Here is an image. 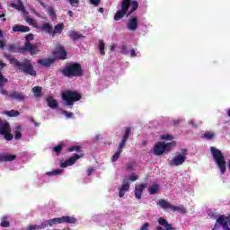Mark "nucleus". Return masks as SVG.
<instances>
[{
	"label": "nucleus",
	"instance_id": "f257e3e1",
	"mask_svg": "<svg viewBox=\"0 0 230 230\" xmlns=\"http://www.w3.org/2000/svg\"><path fill=\"white\" fill-rule=\"evenodd\" d=\"M131 0H122L121 2V9L117 11V13L114 15V21H120V19H123L125 15L128 17L129 15H132L136 10H137L139 4L137 1H132Z\"/></svg>",
	"mask_w": 230,
	"mask_h": 230
},
{
	"label": "nucleus",
	"instance_id": "f03ea898",
	"mask_svg": "<svg viewBox=\"0 0 230 230\" xmlns=\"http://www.w3.org/2000/svg\"><path fill=\"white\" fill-rule=\"evenodd\" d=\"M9 62L14 66L20 73H23V75H30L31 76H37V71L33 68V65L30 59L24 58L22 62H20L17 58L9 57Z\"/></svg>",
	"mask_w": 230,
	"mask_h": 230
},
{
	"label": "nucleus",
	"instance_id": "7ed1b4c3",
	"mask_svg": "<svg viewBox=\"0 0 230 230\" xmlns=\"http://www.w3.org/2000/svg\"><path fill=\"white\" fill-rule=\"evenodd\" d=\"M6 49L9 53H20L21 55L31 53L32 56L40 51L37 47V43L31 44V42H25L23 47H17L15 43L9 44L6 46Z\"/></svg>",
	"mask_w": 230,
	"mask_h": 230
},
{
	"label": "nucleus",
	"instance_id": "20e7f679",
	"mask_svg": "<svg viewBox=\"0 0 230 230\" xmlns=\"http://www.w3.org/2000/svg\"><path fill=\"white\" fill-rule=\"evenodd\" d=\"M59 71L66 78H78V76H84L82 65L76 62L67 63L66 66Z\"/></svg>",
	"mask_w": 230,
	"mask_h": 230
},
{
	"label": "nucleus",
	"instance_id": "39448f33",
	"mask_svg": "<svg viewBox=\"0 0 230 230\" xmlns=\"http://www.w3.org/2000/svg\"><path fill=\"white\" fill-rule=\"evenodd\" d=\"M68 152H79V154H75V155L71 156L64 163L60 164L61 168H67V166H73L78 159H82L84 157V153H82V146H70L67 150Z\"/></svg>",
	"mask_w": 230,
	"mask_h": 230
},
{
	"label": "nucleus",
	"instance_id": "423d86ee",
	"mask_svg": "<svg viewBox=\"0 0 230 230\" xmlns=\"http://www.w3.org/2000/svg\"><path fill=\"white\" fill-rule=\"evenodd\" d=\"M210 152L214 157V161H216V164H217L221 173H226V158L224 157V155L222 154V151L219 149H217V147L211 146Z\"/></svg>",
	"mask_w": 230,
	"mask_h": 230
},
{
	"label": "nucleus",
	"instance_id": "0eeeda50",
	"mask_svg": "<svg viewBox=\"0 0 230 230\" xmlns=\"http://www.w3.org/2000/svg\"><path fill=\"white\" fill-rule=\"evenodd\" d=\"M62 98L67 107L72 108L75 105V102H80L82 100V93L71 90H67L62 93Z\"/></svg>",
	"mask_w": 230,
	"mask_h": 230
},
{
	"label": "nucleus",
	"instance_id": "6e6552de",
	"mask_svg": "<svg viewBox=\"0 0 230 230\" xmlns=\"http://www.w3.org/2000/svg\"><path fill=\"white\" fill-rule=\"evenodd\" d=\"M0 136H4L5 141H12L13 139V134H12V127L6 120H1L0 119Z\"/></svg>",
	"mask_w": 230,
	"mask_h": 230
},
{
	"label": "nucleus",
	"instance_id": "1a4fd4ad",
	"mask_svg": "<svg viewBox=\"0 0 230 230\" xmlns=\"http://www.w3.org/2000/svg\"><path fill=\"white\" fill-rule=\"evenodd\" d=\"M173 146H175V141L171 143L158 142L155 146L154 154L155 155H163L164 152H170Z\"/></svg>",
	"mask_w": 230,
	"mask_h": 230
},
{
	"label": "nucleus",
	"instance_id": "9d476101",
	"mask_svg": "<svg viewBox=\"0 0 230 230\" xmlns=\"http://www.w3.org/2000/svg\"><path fill=\"white\" fill-rule=\"evenodd\" d=\"M57 224H76V218L69 216H63L61 217H55L49 219V226L51 227Z\"/></svg>",
	"mask_w": 230,
	"mask_h": 230
},
{
	"label": "nucleus",
	"instance_id": "9b49d317",
	"mask_svg": "<svg viewBox=\"0 0 230 230\" xmlns=\"http://www.w3.org/2000/svg\"><path fill=\"white\" fill-rule=\"evenodd\" d=\"M187 155H188V150L182 149L181 154L176 155L174 158L169 162V166H181V164L185 163L187 159L186 157Z\"/></svg>",
	"mask_w": 230,
	"mask_h": 230
},
{
	"label": "nucleus",
	"instance_id": "f8f14e48",
	"mask_svg": "<svg viewBox=\"0 0 230 230\" xmlns=\"http://www.w3.org/2000/svg\"><path fill=\"white\" fill-rule=\"evenodd\" d=\"M55 58L58 60H66L67 58V51L63 45L58 44L56 46L55 51L53 52Z\"/></svg>",
	"mask_w": 230,
	"mask_h": 230
},
{
	"label": "nucleus",
	"instance_id": "ddd939ff",
	"mask_svg": "<svg viewBox=\"0 0 230 230\" xmlns=\"http://www.w3.org/2000/svg\"><path fill=\"white\" fill-rule=\"evenodd\" d=\"M10 100H15L16 102H26L28 96L22 93V92L11 91L8 94Z\"/></svg>",
	"mask_w": 230,
	"mask_h": 230
},
{
	"label": "nucleus",
	"instance_id": "4468645a",
	"mask_svg": "<svg viewBox=\"0 0 230 230\" xmlns=\"http://www.w3.org/2000/svg\"><path fill=\"white\" fill-rule=\"evenodd\" d=\"M146 183H141L135 186V198L137 200H141V197H143V191L146 190Z\"/></svg>",
	"mask_w": 230,
	"mask_h": 230
},
{
	"label": "nucleus",
	"instance_id": "2eb2a0df",
	"mask_svg": "<svg viewBox=\"0 0 230 230\" xmlns=\"http://www.w3.org/2000/svg\"><path fill=\"white\" fill-rule=\"evenodd\" d=\"M130 190V183L128 182V180H123L122 185L119 189V197L122 199V197H125V193Z\"/></svg>",
	"mask_w": 230,
	"mask_h": 230
},
{
	"label": "nucleus",
	"instance_id": "dca6fc26",
	"mask_svg": "<svg viewBox=\"0 0 230 230\" xmlns=\"http://www.w3.org/2000/svg\"><path fill=\"white\" fill-rule=\"evenodd\" d=\"M130 132H132V128L130 127H128L125 128L124 135L119 143L120 148H125V146L127 145V141H128V137H130Z\"/></svg>",
	"mask_w": 230,
	"mask_h": 230
},
{
	"label": "nucleus",
	"instance_id": "f3484780",
	"mask_svg": "<svg viewBox=\"0 0 230 230\" xmlns=\"http://www.w3.org/2000/svg\"><path fill=\"white\" fill-rule=\"evenodd\" d=\"M158 224L159 226H163V227H165V229L162 228L161 226H157L156 230H173V227H172V224L168 223V221L164 217L158 218Z\"/></svg>",
	"mask_w": 230,
	"mask_h": 230
},
{
	"label": "nucleus",
	"instance_id": "a211bd4d",
	"mask_svg": "<svg viewBox=\"0 0 230 230\" xmlns=\"http://www.w3.org/2000/svg\"><path fill=\"white\" fill-rule=\"evenodd\" d=\"M6 66V64L1 62L0 60V89H3L4 87L5 84H8V79L5 78L4 75H3V69Z\"/></svg>",
	"mask_w": 230,
	"mask_h": 230
},
{
	"label": "nucleus",
	"instance_id": "6ab92c4d",
	"mask_svg": "<svg viewBox=\"0 0 230 230\" xmlns=\"http://www.w3.org/2000/svg\"><path fill=\"white\" fill-rule=\"evenodd\" d=\"M127 27L130 30V31H136V30H137V17L131 18L128 21Z\"/></svg>",
	"mask_w": 230,
	"mask_h": 230
},
{
	"label": "nucleus",
	"instance_id": "aec40b11",
	"mask_svg": "<svg viewBox=\"0 0 230 230\" xmlns=\"http://www.w3.org/2000/svg\"><path fill=\"white\" fill-rule=\"evenodd\" d=\"M38 64L43 67H50L51 64H55V59L53 58H42L38 60Z\"/></svg>",
	"mask_w": 230,
	"mask_h": 230
},
{
	"label": "nucleus",
	"instance_id": "412c9836",
	"mask_svg": "<svg viewBox=\"0 0 230 230\" xmlns=\"http://www.w3.org/2000/svg\"><path fill=\"white\" fill-rule=\"evenodd\" d=\"M41 31H45V33H49V35H51L53 37V27L49 22H45L41 25L40 28Z\"/></svg>",
	"mask_w": 230,
	"mask_h": 230
},
{
	"label": "nucleus",
	"instance_id": "4be33fe9",
	"mask_svg": "<svg viewBox=\"0 0 230 230\" xmlns=\"http://www.w3.org/2000/svg\"><path fill=\"white\" fill-rule=\"evenodd\" d=\"M46 102L49 109H57L58 107V102H57V100H55L53 96H49Z\"/></svg>",
	"mask_w": 230,
	"mask_h": 230
},
{
	"label": "nucleus",
	"instance_id": "5701e85b",
	"mask_svg": "<svg viewBox=\"0 0 230 230\" xmlns=\"http://www.w3.org/2000/svg\"><path fill=\"white\" fill-rule=\"evenodd\" d=\"M62 31H64V23H58L55 25L54 29H52V37H55V35H60L62 34Z\"/></svg>",
	"mask_w": 230,
	"mask_h": 230
},
{
	"label": "nucleus",
	"instance_id": "b1692460",
	"mask_svg": "<svg viewBox=\"0 0 230 230\" xmlns=\"http://www.w3.org/2000/svg\"><path fill=\"white\" fill-rule=\"evenodd\" d=\"M171 210L172 213H181V215H186V208H184V205L175 206L172 205Z\"/></svg>",
	"mask_w": 230,
	"mask_h": 230
},
{
	"label": "nucleus",
	"instance_id": "393cba45",
	"mask_svg": "<svg viewBox=\"0 0 230 230\" xmlns=\"http://www.w3.org/2000/svg\"><path fill=\"white\" fill-rule=\"evenodd\" d=\"M17 156L15 155H0V163H8L10 161H15Z\"/></svg>",
	"mask_w": 230,
	"mask_h": 230
},
{
	"label": "nucleus",
	"instance_id": "a878e982",
	"mask_svg": "<svg viewBox=\"0 0 230 230\" xmlns=\"http://www.w3.org/2000/svg\"><path fill=\"white\" fill-rule=\"evenodd\" d=\"M13 31H21L22 33H28V31H30V27L16 24L13 27Z\"/></svg>",
	"mask_w": 230,
	"mask_h": 230
},
{
	"label": "nucleus",
	"instance_id": "bb28decb",
	"mask_svg": "<svg viewBox=\"0 0 230 230\" xmlns=\"http://www.w3.org/2000/svg\"><path fill=\"white\" fill-rule=\"evenodd\" d=\"M157 206H160L162 209H172V205L165 199H159L157 202Z\"/></svg>",
	"mask_w": 230,
	"mask_h": 230
},
{
	"label": "nucleus",
	"instance_id": "cd10ccee",
	"mask_svg": "<svg viewBox=\"0 0 230 230\" xmlns=\"http://www.w3.org/2000/svg\"><path fill=\"white\" fill-rule=\"evenodd\" d=\"M68 37H70L72 40L75 41V40H79V39H83L84 35L77 31H70L68 33Z\"/></svg>",
	"mask_w": 230,
	"mask_h": 230
},
{
	"label": "nucleus",
	"instance_id": "c85d7f7f",
	"mask_svg": "<svg viewBox=\"0 0 230 230\" xmlns=\"http://www.w3.org/2000/svg\"><path fill=\"white\" fill-rule=\"evenodd\" d=\"M124 148H125V147H121V146L119 145V149H118V151L113 155V156H112V158H111L112 163H116V161H117L118 159H119V155H121V152H123V149H124Z\"/></svg>",
	"mask_w": 230,
	"mask_h": 230
},
{
	"label": "nucleus",
	"instance_id": "c756f323",
	"mask_svg": "<svg viewBox=\"0 0 230 230\" xmlns=\"http://www.w3.org/2000/svg\"><path fill=\"white\" fill-rule=\"evenodd\" d=\"M32 93H34L35 98H40V96H42V87L34 86L32 88Z\"/></svg>",
	"mask_w": 230,
	"mask_h": 230
},
{
	"label": "nucleus",
	"instance_id": "7c9ffc66",
	"mask_svg": "<svg viewBox=\"0 0 230 230\" xmlns=\"http://www.w3.org/2000/svg\"><path fill=\"white\" fill-rule=\"evenodd\" d=\"M157 191H159V184L157 183H155L148 188V192L150 193V195H155Z\"/></svg>",
	"mask_w": 230,
	"mask_h": 230
},
{
	"label": "nucleus",
	"instance_id": "2f4dec72",
	"mask_svg": "<svg viewBox=\"0 0 230 230\" xmlns=\"http://www.w3.org/2000/svg\"><path fill=\"white\" fill-rule=\"evenodd\" d=\"M0 226H1V227H10V221L8 220V217L4 216L1 218Z\"/></svg>",
	"mask_w": 230,
	"mask_h": 230
},
{
	"label": "nucleus",
	"instance_id": "473e14b6",
	"mask_svg": "<svg viewBox=\"0 0 230 230\" xmlns=\"http://www.w3.org/2000/svg\"><path fill=\"white\" fill-rule=\"evenodd\" d=\"M11 6H13V8H15V10H24V5L22 4V2H21V0H17L16 4H11Z\"/></svg>",
	"mask_w": 230,
	"mask_h": 230
},
{
	"label": "nucleus",
	"instance_id": "72a5a7b5",
	"mask_svg": "<svg viewBox=\"0 0 230 230\" xmlns=\"http://www.w3.org/2000/svg\"><path fill=\"white\" fill-rule=\"evenodd\" d=\"M204 139H215V133L211 132V131H206L205 134L202 135V137Z\"/></svg>",
	"mask_w": 230,
	"mask_h": 230
},
{
	"label": "nucleus",
	"instance_id": "f704fd0d",
	"mask_svg": "<svg viewBox=\"0 0 230 230\" xmlns=\"http://www.w3.org/2000/svg\"><path fill=\"white\" fill-rule=\"evenodd\" d=\"M22 128L21 126H17L14 131V139L19 140L22 137V133H21Z\"/></svg>",
	"mask_w": 230,
	"mask_h": 230
},
{
	"label": "nucleus",
	"instance_id": "c9c22d12",
	"mask_svg": "<svg viewBox=\"0 0 230 230\" xmlns=\"http://www.w3.org/2000/svg\"><path fill=\"white\" fill-rule=\"evenodd\" d=\"M4 39V34H3V31L0 30V49H3L6 47V40Z\"/></svg>",
	"mask_w": 230,
	"mask_h": 230
},
{
	"label": "nucleus",
	"instance_id": "e433bc0d",
	"mask_svg": "<svg viewBox=\"0 0 230 230\" xmlns=\"http://www.w3.org/2000/svg\"><path fill=\"white\" fill-rule=\"evenodd\" d=\"M47 12L49 17H51L52 19H57V13L55 12V9L53 8V6H49Z\"/></svg>",
	"mask_w": 230,
	"mask_h": 230
},
{
	"label": "nucleus",
	"instance_id": "4c0bfd02",
	"mask_svg": "<svg viewBox=\"0 0 230 230\" xmlns=\"http://www.w3.org/2000/svg\"><path fill=\"white\" fill-rule=\"evenodd\" d=\"M62 148H64V145L59 144L53 148V152H55L57 155H60V153L62 152Z\"/></svg>",
	"mask_w": 230,
	"mask_h": 230
},
{
	"label": "nucleus",
	"instance_id": "58836bf2",
	"mask_svg": "<svg viewBox=\"0 0 230 230\" xmlns=\"http://www.w3.org/2000/svg\"><path fill=\"white\" fill-rule=\"evenodd\" d=\"M99 51L101 55H105V42L103 40L99 42Z\"/></svg>",
	"mask_w": 230,
	"mask_h": 230
},
{
	"label": "nucleus",
	"instance_id": "ea45409f",
	"mask_svg": "<svg viewBox=\"0 0 230 230\" xmlns=\"http://www.w3.org/2000/svg\"><path fill=\"white\" fill-rule=\"evenodd\" d=\"M62 173V169H56L54 171H50L47 172V175L53 176V175H60Z\"/></svg>",
	"mask_w": 230,
	"mask_h": 230
},
{
	"label": "nucleus",
	"instance_id": "a19ab883",
	"mask_svg": "<svg viewBox=\"0 0 230 230\" xmlns=\"http://www.w3.org/2000/svg\"><path fill=\"white\" fill-rule=\"evenodd\" d=\"M207 214L208 215L209 217L213 219L218 218V214L211 209L207 210Z\"/></svg>",
	"mask_w": 230,
	"mask_h": 230
},
{
	"label": "nucleus",
	"instance_id": "79ce46f5",
	"mask_svg": "<svg viewBox=\"0 0 230 230\" xmlns=\"http://www.w3.org/2000/svg\"><path fill=\"white\" fill-rule=\"evenodd\" d=\"M6 114L7 116H9V118H15L19 116V111L12 110V111H6Z\"/></svg>",
	"mask_w": 230,
	"mask_h": 230
},
{
	"label": "nucleus",
	"instance_id": "37998d69",
	"mask_svg": "<svg viewBox=\"0 0 230 230\" xmlns=\"http://www.w3.org/2000/svg\"><path fill=\"white\" fill-rule=\"evenodd\" d=\"M137 179H139V177L137 175H136V173H132L128 179H125L124 181H131V182H134L136 181H137Z\"/></svg>",
	"mask_w": 230,
	"mask_h": 230
},
{
	"label": "nucleus",
	"instance_id": "c03bdc74",
	"mask_svg": "<svg viewBox=\"0 0 230 230\" xmlns=\"http://www.w3.org/2000/svg\"><path fill=\"white\" fill-rule=\"evenodd\" d=\"M120 53H122V55H127L128 53V49H127V45L125 43L121 45Z\"/></svg>",
	"mask_w": 230,
	"mask_h": 230
},
{
	"label": "nucleus",
	"instance_id": "a18cd8bd",
	"mask_svg": "<svg viewBox=\"0 0 230 230\" xmlns=\"http://www.w3.org/2000/svg\"><path fill=\"white\" fill-rule=\"evenodd\" d=\"M39 225H30L27 226L26 230H40Z\"/></svg>",
	"mask_w": 230,
	"mask_h": 230
},
{
	"label": "nucleus",
	"instance_id": "49530a36",
	"mask_svg": "<svg viewBox=\"0 0 230 230\" xmlns=\"http://www.w3.org/2000/svg\"><path fill=\"white\" fill-rule=\"evenodd\" d=\"M71 6H78L80 0H67Z\"/></svg>",
	"mask_w": 230,
	"mask_h": 230
},
{
	"label": "nucleus",
	"instance_id": "de8ad7c7",
	"mask_svg": "<svg viewBox=\"0 0 230 230\" xmlns=\"http://www.w3.org/2000/svg\"><path fill=\"white\" fill-rule=\"evenodd\" d=\"M49 226V220H46L41 223V225H39L40 229H46Z\"/></svg>",
	"mask_w": 230,
	"mask_h": 230
},
{
	"label": "nucleus",
	"instance_id": "09e8293b",
	"mask_svg": "<svg viewBox=\"0 0 230 230\" xmlns=\"http://www.w3.org/2000/svg\"><path fill=\"white\" fill-rule=\"evenodd\" d=\"M35 39V37L33 36V34H27L25 36V42H30L31 40H33Z\"/></svg>",
	"mask_w": 230,
	"mask_h": 230
},
{
	"label": "nucleus",
	"instance_id": "8fccbe9b",
	"mask_svg": "<svg viewBox=\"0 0 230 230\" xmlns=\"http://www.w3.org/2000/svg\"><path fill=\"white\" fill-rule=\"evenodd\" d=\"M162 139L167 140V141H172L173 136L172 135H164L162 136Z\"/></svg>",
	"mask_w": 230,
	"mask_h": 230
},
{
	"label": "nucleus",
	"instance_id": "3c124183",
	"mask_svg": "<svg viewBox=\"0 0 230 230\" xmlns=\"http://www.w3.org/2000/svg\"><path fill=\"white\" fill-rule=\"evenodd\" d=\"M148 227H150V223H144L139 230H149Z\"/></svg>",
	"mask_w": 230,
	"mask_h": 230
},
{
	"label": "nucleus",
	"instance_id": "603ef678",
	"mask_svg": "<svg viewBox=\"0 0 230 230\" xmlns=\"http://www.w3.org/2000/svg\"><path fill=\"white\" fill-rule=\"evenodd\" d=\"M64 116H66L67 119L73 118V112H69L67 111H63Z\"/></svg>",
	"mask_w": 230,
	"mask_h": 230
},
{
	"label": "nucleus",
	"instance_id": "864d4df0",
	"mask_svg": "<svg viewBox=\"0 0 230 230\" xmlns=\"http://www.w3.org/2000/svg\"><path fill=\"white\" fill-rule=\"evenodd\" d=\"M0 94H3L4 96H8L10 93H8L7 90H4V87L0 88Z\"/></svg>",
	"mask_w": 230,
	"mask_h": 230
},
{
	"label": "nucleus",
	"instance_id": "5fc2aeb1",
	"mask_svg": "<svg viewBox=\"0 0 230 230\" xmlns=\"http://www.w3.org/2000/svg\"><path fill=\"white\" fill-rule=\"evenodd\" d=\"M91 4H93V6H98L100 3H102V0H90Z\"/></svg>",
	"mask_w": 230,
	"mask_h": 230
},
{
	"label": "nucleus",
	"instance_id": "6e6d98bb",
	"mask_svg": "<svg viewBox=\"0 0 230 230\" xmlns=\"http://www.w3.org/2000/svg\"><path fill=\"white\" fill-rule=\"evenodd\" d=\"M179 123H181V119H176V120H173L172 125H173V127H177V125H179Z\"/></svg>",
	"mask_w": 230,
	"mask_h": 230
},
{
	"label": "nucleus",
	"instance_id": "4d7b16f0",
	"mask_svg": "<svg viewBox=\"0 0 230 230\" xmlns=\"http://www.w3.org/2000/svg\"><path fill=\"white\" fill-rule=\"evenodd\" d=\"M137 54L136 53V50L135 49H131L130 50V57H137Z\"/></svg>",
	"mask_w": 230,
	"mask_h": 230
},
{
	"label": "nucleus",
	"instance_id": "13d9d810",
	"mask_svg": "<svg viewBox=\"0 0 230 230\" xmlns=\"http://www.w3.org/2000/svg\"><path fill=\"white\" fill-rule=\"evenodd\" d=\"M189 125H192V127L197 128V123L194 120H190Z\"/></svg>",
	"mask_w": 230,
	"mask_h": 230
},
{
	"label": "nucleus",
	"instance_id": "bf43d9fd",
	"mask_svg": "<svg viewBox=\"0 0 230 230\" xmlns=\"http://www.w3.org/2000/svg\"><path fill=\"white\" fill-rule=\"evenodd\" d=\"M93 172H94V169H93V168L88 169V171H87L88 175H91V173H93Z\"/></svg>",
	"mask_w": 230,
	"mask_h": 230
},
{
	"label": "nucleus",
	"instance_id": "052dcab7",
	"mask_svg": "<svg viewBox=\"0 0 230 230\" xmlns=\"http://www.w3.org/2000/svg\"><path fill=\"white\" fill-rule=\"evenodd\" d=\"M40 4L43 8H46V3H44V2H40Z\"/></svg>",
	"mask_w": 230,
	"mask_h": 230
},
{
	"label": "nucleus",
	"instance_id": "680f3d73",
	"mask_svg": "<svg viewBox=\"0 0 230 230\" xmlns=\"http://www.w3.org/2000/svg\"><path fill=\"white\" fill-rule=\"evenodd\" d=\"M26 22H33V19H31V18H27V19H26Z\"/></svg>",
	"mask_w": 230,
	"mask_h": 230
},
{
	"label": "nucleus",
	"instance_id": "e2e57ef3",
	"mask_svg": "<svg viewBox=\"0 0 230 230\" xmlns=\"http://www.w3.org/2000/svg\"><path fill=\"white\" fill-rule=\"evenodd\" d=\"M132 168V164H128V170H130Z\"/></svg>",
	"mask_w": 230,
	"mask_h": 230
},
{
	"label": "nucleus",
	"instance_id": "0e129e2a",
	"mask_svg": "<svg viewBox=\"0 0 230 230\" xmlns=\"http://www.w3.org/2000/svg\"><path fill=\"white\" fill-rule=\"evenodd\" d=\"M68 15H69L70 17H73V11H69V12H68Z\"/></svg>",
	"mask_w": 230,
	"mask_h": 230
},
{
	"label": "nucleus",
	"instance_id": "69168bd1",
	"mask_svg": "<svg viewBox=\"0 0 230 230\" xmlns=\"http://www.w3.org/2000/svg\"><path fill=\"white\" fill-rule=\"evenodd\" d=\"M95 139H96V141H100V135H97V136L95 137Z\"/></svg>",
	"mask_w": 230,
	"mask_h": 230
},
{
	"label": "nucleus",
	"instance_id": "338daca9",
	"mask_svg": "<svg viewBox=\"0 0 230 230\" xmlns=\"http://www.w3.org/2000/svg\"><path fill=\"white\" fill-rule=\"evenodd\" d=\"M99 12L101 13H103V8H99Z\"/></svg>",
	"mask_w": 230,
	"mask_h": 230
},
{
	"label": "nucleus",
	"instance_id": "774afa93",
	"mask_svg": "<svg viewBox=\"0 0 230 230\" xmlns=\"http://www.w3.org/2000/svg\"><path fill=\"white\" fill-rule=\"evenodd\" d=\"M228 118H230V109L227 111Z\"/></svg>",
	"mask_w": 230,
	"mask_h": 230
}]
</instances>
